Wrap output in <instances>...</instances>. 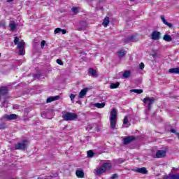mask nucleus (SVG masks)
Wrapping results in <instances>:
<instances>
[{
	"label": "nucleus",
	"mask_w": 179,
	"mask_h": 179,
	"mask_svg": "<svg viewBox=\"0 0 179 179\" xmlns=\"http://www.w3.org/2000/svg\"><path fill=\"white\" fill-rule=\"evenodd\" d=\"M110 128L112 129H115L117 125V109L115 108H113L110 111Z\"/></svg>",
	"instance_id": "nucleus-1"
},
{
	"label": "nucleus",
	"mask_w": 179,
	"mask_h": 179,
	"mask_svg": "<svg viewBox=\"0 0 179 179\" xmlns=\"http://www.w3.org/2000/svg\"><path fill=\"white\" fill-rule=\"evenodd\" d=\"M108 170H111V164L104 163L101 167L95 169V171L97 176H100V174H103V173H106V171H108Z\"/></svg>",
	"instance_id": "nucleus-2"
},
{
	"label": "nucleus",
	"mask_w": 179,
	"mask_h": 179,
	"mask_svg": "<svg viewBox=\"0 0 179 179\" xmlns=\"http://www.w3.org/2000/svg\"><path fill=\"white\" fill-rule=\"evenodd\" d=\"M62 118L64 121H75L78 119V115L76 113L67 112L62 113Z\"/></svg>",
	"instance_id": "nucleus-3"
},
{
	"label": "nucleus",
	"mask_w": 179,
	"mask_h": 179,
	"mask_svg": "<svg viewBox=\"0 0 179 179\" xmlns=\"http://www.w3.org/2000/svg\"><path fill=\"white\" fill-rule=\"evenodd\" d=\"M29 142L27 140H23L21 143H18L15 146V150H26Z\"/></svg>",
	"instance_id": "nucleus-4"
},
{
	"label": "nucleus",
	"mask_w": 179,
	"mask_h": 179,
	"mask_svg": "<svg viewBox=\"0 0 179 179\" xmlns=\"http://www.w3.org/2000/svg\"><path fill=\"white\" fill-rule=\"evenodd\" d=\"M155 100V97L146 96L143 99V103L148 104V108L150 110V108H152V104H154Z\"/></svg>",
	"instance_id": "nucleus-5"
},
{
	"label": "nucleus",
	"mask_w": 179,
	"mask_h": 179,
	"mask_svg": "<svg viewBox=\"0 0 179 179\" xmlns=\"http://www.w3.org/2000/svg\"><path fill=\"white\" fill-rule=\"evenodd\" d=\"M2 118L3 120H8V121H12L13 120H16L17 118V115L16 114H6L4 115H3Z\"/></svg>",
	"instance_id": "nucleus-6"
},
{
	"label": "nucleus",
	"mask_w": 179,
	"mask_h": 179,
	"mask_svg": "<svg viewBox=\"0 0 179 179\" xmlns=\"http://www.w3.org/2000/svg\"><path fill=\"white\" fill-rule=\"evenodd\" d=\"M162 36V34L158 31H153L151 34L152 40H160V37Z\"/></svg>",
	"instance_id": "nucleus-7"
},
{
	"label": "nucleus",
	"mask_w": 179,
	"mask_h": 179,
	"mask_svg": "<svg viewBox=\"0 0 179 179\" xmlns=\"http://www.w3.org/2000/svg\"><path fill=\"white\" fill-rule=\"evenodd\" d=\"M133 141H135V137L134 136H129L124 138L123 143L124 145H129Z\"/></svg>",
	"instance_id": "nucleus-8"
},
{
	"label": "nucleus",
	"mask_w": 179,
	"mask_h": 179,
	"mask_svg": "<svg viewBox=\"0 0 179 179\" xmlns=\"http://www.w3.org/2000/svg\"><path fill=\"white\" fill-rule=\"evenodd\" d=\"M88 75L89 76H92V78H99L97 71L94 70V69L93 68H90L88 69Z\"/></svg>",
	"instance_id": "nucleus-9"
},
{
	"label": "nucleus",
	"mask_w": 179,
	"mask_h": 179,
	"mask_svg": "<svg viewBox=\"0 0 179 179\" xmlns=\"http://www.w3.org/2000/svg\"><path fill=\"white\" fill-rule=\"evenodd\" d=\"M138 38L136 36L131 35L124 39V43H136Z\"/></svg>",
	"instance_id": "nucleus-10"
},
{
	"label": "nucleus",
	"mask_w": 179,
	"mask_h": 179,
	"mask_svg": "<svg viewBox=\"0 0 179 179\" xmlns=\"http://www.w3.org/2000/svg\"><path fill=\"white\" fill-rule=\"evenodd\" d=\"M166 150H158L156 153V157L157 159H162L163 157H166Z\"/></svg>",
	"instance_id": "nucleus-11"
},
{
	"label": "nucleus",
	"mask_w": 179,
	"mask_h": 179,
	"mask_svg": "<svg viewBox=\"0 0 179 179\" xmlns=\"http://www.w3.org/2000/svg\"><path fill=\"white\" fill-rule=\"evenodd\" d=\"M164 179H179V173L166 175L164 176Z\"/></svg>",
	"instance_id": "nucleus-12"
},
{
	"label": "nucleus",
	"mask_w": 179,
	"mask_h": 179,
	"mask_svg": "<svg viewBox=\"0 0 179 179\" xmlns=\"http://www.w3.org/2000/svg\"><path fill=\"white\" fill-rule=\"evenodd\" d=\"M134 171L136 173H140L141 174H148V170H146V168H137L136 169H134Z\"/></svg>",
	"instance_id": "nucleus-13"
},
{
	"label": "nucleus",
	"mask_w": 179,
	"mask_h": 179,
	"mask_svg": "<svg viewBox=\"0 0 179 179\" xmlns=\"http://www.w3.org/2000/svg\"><path fill=\"white\" fill-rule=\"evenodd\" d=\"M87 90H88L87 88L83 89L79 93L78 99H83V97L86 96V93H87Z\"/></svg>",
	"instance_id": "nucleus-14"
},
{
	"label": "nucleus",
	"mask_w": 179,
	"mask_h": 179,
	"mask_svg": "<svg viewBox=\"0 0 179 179\" xmlns=\"http://www.w3.org/2000/svg\"><path fill=\"white\" fill-rule=\"evenodd\" d=\"M76 176L78 177V178H85V172L81 170H77L76 171Z\"/></svg>",
	"instance_id": "nucleus-15"
},
{
	"label": "nucleus",
	"mask_w": 179,
	"mask_h": 179,
	"mask_svg": "<svg viewBox=\"0 0 179 179\" xmlns=\"http://www.w3.org/2000/svg\"><path fill=\"white\" fill-rule=\"evenodd\" d=\"M131 124H129V122L128 121V116H126L123 120V125L122 128H128Z\"/></svg>",
	"instance_id": "nucleus-16"
},
{
	"label": "nucleus",
	"mask_w": 179,
	"mask_h": 179,
	"mask_svg": "<svg viewBox=\"0 0 179 179\" xmlns=\"http://www.w3.org/2000/svg\"><path fill=\"white\" fill-rule=\"evenodd\" d=\"M161 20H162L164 24H166V26H168V27H173V24L167 22V20H166V18H164V15H161Z\"/></svg>",
	"instance_id": "nucleus-17"
},
{
	"label": "nucleus",
	"mask_w": 179,
	"mask_h": 179,
	"mask_svg": "<svg viewBox=\"0 0 179 179\" xmlns=\"http://www.w3.org/2000/svg\"><path fill=\"white\" fill-rule=\"evenodd\" d=\"M59 96H50L46 100V103H51V101H55V100H59Z\"/></svg>",
	"instance_id": "nucleus-18"
},
{
	"label": "nucleus",
	"mask_w": 179,
	"mask_h": 179,
	"mask_svg": "<svg viewBox=\"0 0 179 179\" xmlns=\"http://www.w3.org/2000/svg\"><path fill=\"white\" fill-rule=\"evenodd\" d=\"M117 56L119 57V58H122V57H125V55H127V51H125L124 50H120L117 51Z\"/></svg>",
	"instance_id": "nucleus-19"
},
{
	"label": "nucleus",
	"mask_w": 179,
	"mask_h": 179,
	"mask_svg": "<svg viewBox=\"0 0 179 179\" xmlns=\"http://www.w3.org/2000/svg\"><path fill=\"white\" fill-rule=\"evenodd\" d=\"M102 24L104 27H107V26H108V24H110V17H106L103 20Z\"/></svg>",
	"instance_id": "nucleus-20"
},
{
	"label": "nucleus",
	"mask_w": 179,
	"mask_h": 179,
	"mask_svg": "<svg viewBox=\"0 0 179 179\" xmlns=\"http://www.w3.org/2000/svg\"><path fill=\"white\" fill-rule=\"evenodd\" d=\"M62 33V34H66V29H62L61 28H56L55 29V34Z\"/></svg>",
	"instance_id": "nucleus-21"
},
{
	"label": "nucleus",
	"mask_w": 179,
	"mask_h": 179,
	"mask_svg": "<svg viewBox=\"0 0 179 179\" xmlns=\"http://www.w3.org/2000/svg\"><path fill=\"white\" fill-rule=\"evenodd\" d=\"M163 40L164 41H167L168 43H170V41H173V38L169 34H165L163 37Z\"/></svg>",
	"instance_id": "nucleus-22"
},
{
	"label": "nucleus",
	"mask_w": 179,
	"mask_h": 179,
	"mask_svg": "<svg viewBox=\"0 0 179 179\" xmlns=\"http://www.w3.org/2000/svg\"><path fill=\"white\" fill-rule=\"evenodd\" d=\"M131 76V71H126L123 73L122 77L124 78V79H128Z\"/></svg>",
	"instance_id": "nucleus-23"
},
{
	"label": "nucleus",
	"mask_w": 179,
	"mask_h": 179,
	"mask_svg": "<svg viewBox=\"0 0 179 179\" xmlns=\"http://www.w3.org/2000/svg\"><path fill=\"white\" fill-rule=\"evenodd\" d=\"M9 26H10V28L12 30V31H15V30H16V24H15V22L11 21L10 22Z\"/></svg>",
	"instance_id": "nucleus-24"
},
{
	"label": "nucleus",
	"mask_w": 179,
	"mask_h": 179,
	"mask_svg": "<svg viewBox=\"0 0 179 179\" xmlns=\"http://www.w3.org/2000/svg\"><path fill=\"white\" fill-rule=\"evenodd\" d=\"M169 73H179V69L178 68H173L169 70Z\"/></svg>",
	"instance_id": "nucleus-25"
},
{
	"label": "nucleus",
	"mask_w": 179,
	"mask_h": 179,
	"mask_svg": "<svg viewBox=\"0 0 179 179\" xmlns=\"http://www.w3.org/2000/svg\"><path fill=\"white\" fill-rule=\"evenodd\" d=\"M105 106H106V103H96L95 104H94V107H96L97 108H103V107H105Z\"/></svg>",
	"instance_id": "nucleus-26"
},
{
	"label": "nucleus",
	"mask_w": 179,
	"mask_h": 179,
	"mask_svg": "<svg viewBox=\"0 0 179 179\" xmlns=\"http://www.w3.org/2000/svg\"><path fill=\"white\" fill-rule=\"evenodd\" d=\"M120 87V83H111L110 85V89H117Z\"/></svg>",
	"instance_id": "nucleus-27"
},
{
	"label": "nucleus",
	"mask_w": 179,
	"mask_h": 179,
	"mask_svg": "<svg viewBox=\"0 0 179 179\" xmlns=\"http://www.w3.org/2000/svg\"><path fill=\"white\" fill-rule=\"evenodd\" d=\"M17 45L18 49L24 48V41H22L19 42L17 44Z\"/></svg>",
	"instance_id": "nucleus-28"
},
{
	"label": "nucleus",
	"mask_w": 179,
	"mask_h": 179,
	"mask_svg": "<svg viewBox=\"0 0 179 179\" xmlns=\"http://www.w3.org/2000/svg\"><path fill=\"white\" fill-rule=\"evenodd\" d=\"M131 92L133 93H136L137 94H141V93H143V90H136V89H133L131 90Z\"/></svg>",
	"instance_id": "nucleus-29"
},
{
	"label": "nucleus",
	"mask_w": 179,
	"mask_h": 179,
	"mask_svg": "<svg viewBox=\"0 0 179 179\" xmlns=\"http://www.w3.org/2000/svg\"><path fill=\"white\" fill-rule=\"evenodd\" d=\"M94 155V153L92 150H89L87 152V157H93Z\"/></svg>",
	"instance_id": "nucleus-30"
},
{
	"label": "nucleus",
	"mask_w": 179,
	"mask_h": 179,
	"mask_svg": "<svg viewBox=\"0 0 179 179\" xmlns=\"http://www.w3.org/2000/svg\"><path fill=\"white\" fill-rule=\"evenodd\" d=\"M72 12H73V13H78V12H79V10L78 9V7H73L71 8Z\"/></svg>",
	"instance_id": "nucleus-31"
},
{
	"label": "nucleus",
	"mask_w": 179,
	"mask_h": 179,
	"mask_svg": "<svg viewBox=\"0 0 179 179\" xmlns=\"http://www.w3.org/2000/svg\"><path fill=\"white\" fill-rule=\"evenodd\" d=\"M18 43H19V38L15 37V39H14V44L15 45H17Z\"/></svg>",
	"instance_id": "nucleus-32"
},
{
	"label": "nucleus",
	"mask_w": 179,
	"mask_h": 179,
	"mask_svg": "<svg viewBox=\"0 0 179 179\" xmlns=\"http://www.w3.org/2000/svg\"><path fill=\"white\" fill-rule=\"evenodd\" d=\"M23 50H24V48L20 49V51H19L20 55H24V51Z\"/></svg>",
	"instance_id": "nucleus-33"
},
{
	"label": "nucleus",
	"mask_w": 179,
	"mask_h": 179,
	"mask_svg": "<svg viewBox=\"0 0 179 179\" xmlns=\"http://www.w3.org/2000/svg\"><path fill=\"white\" fill-rule=\"evenodd\" d=\"M5 128H6V125L5 124V123H2L0 124V129H5Z\"/></svg>",
	"instance_id": "nucleus-34"
},
{
	"label": "nucleus",
	"mask_w": 179,
	"mask_h": 179,
	"mask_svg": "<svg viewBox=\"0 0 179 179\" xmlns=\"http://www.w3.org/2000/svg\"><path fill=\"white\" fill-rule=\"evenodd\" d=\"M45 44H46L45 41H42L41 43V48H44V46L45 45Z\"/></svg>",
	"instance_id": "nucleus-35"
},
{
	"label": "nucleus",
	"mask_w": 179,
	"mask_h": 179,
	"mask_svg": "<svg viewBox=\"0 0 179 179\" xmlns=\"http://www.w3.org/2000/svg\"><path fill=\"white\" fill-rule=\"evenodd\" d=\"M75 96H76L73 94H70V99H71V101H73V100H75Z\"/></svg>",
	"instance_id": "nucleus-36"
},
{
	"label": "nucleus",
	"mask_w": 179,
	"mask_h": 179,
	"mask_svg": "<svg viewBox=\"0 0 179 179\" xmlns=\"http://www.w3.org/2000/svg\"><path fill=\"white\" fill-rule=\"evenodd\" d=\"M8 101L6 100H4V101L2 103L3 107H8Z\"/></svg>",
	"instance_id": "nucleus-37"
},
{
	"label": "nucleus",
	"mask_w": 179,
	"mask_h": 179,
	"mask_svg": "<svg viewBox=\"0 0 179 179\" xmlns=\"http://www.w3.org/2000/svg\"><path fill=\"white\" fill-rule=\"evenodd\" d=\"M116 178H118V175L117 174H113L111 177H110V179H116Z\"/></svg>",
	"instance_id": "nucleus-38"
},
{
	"label": "nucleus",
	"mask_w": 179,
	"mask_h": 179,
	"mask_svg": "<svg viewBox=\"0 0 179 179\" xmlns=\"http://www.w3.org/2000/svg\"><path fill=\"white\" fill-rule=\"evenodd\" d=\"M143 68H145V64L143 63H141L139 64V69H143Z\"/></svg>",
	"instance_id": "nucleus-39"
},
{
	"label": "nucleus",
	"mask_w": 179,
	"mask_h": 179,
	"mask_svg": "<svg viewBox=\"0 0 179 179\" xmlns=\"http://www.w3.org/2000/svg\"><path fill=\"white\" fill-rule=\"evenodd\" d=\"M52 178V176H45L44 178H38V179H49Z\"/></svg>",
	"instance_id": "nucleus-40"
},
{
	"label": "nucleus",
	"mask_w": 179,
	"mask_h": 179,
	"mask_svg": "<svg viewBox=\"0 0 179 179\" xmlns=\"http://www.w3.org/2000/svg\"><path fill=\"white\" fill-rule=\"evenodd\" d=\"M0 26H1V27H5V26H6L5 22H4V21L1 22L0 23Z\"/></svg>",
	"instance_id": "nucleus-41"
},
{
	"label": "nucleus",
	"mask_w": 179,
	"mask_h": 179,
	"mask_svg": "<svg viewBox=\"0 0 179 179\" xmlns=\"http://www.w3.org/2000/svg\"><path fill=\"white\" fill-rule=\"evenodd\" d=\"M57 64H59V65H62V61L61 59H57Z\"/></svg>",
	"instance_id": "nucleus-42"
},
{
	"label": "nucleus",
	"mask_w": 179,
	"mask_h": 179,
	"mask_svg": "<svg viewBox=\"0 0 179 179\" xmlns=\"http://www.w3.org/2000/svg\"><path fill=\"white\" fill-rule=\"evenodd\" d=\"M171 132L172 134H176V129H171Z\"/></svg>",
	"instance_id": "nucleus-43"
},
{
	"label": "nucleus",
	"mask_w": 179,
	"mask_h": 179,
	"mask_svg": "<svg viewBox=\"0 0 179 179\" xmlns=\"http://www.w3.org/2000/svg\"><path fill=\"white\" fill-rule=\"evenodd\" d=\"M91 129H92V127H87V131H90Z\"/></svg>",
	"instance_id": "nucleus-44"
},
{
	"label": "nucleus",
	"mask_w": 179,
	"mask_h": 179,
	"mask_svg": "<svg viewBox=\"0 0 179 179\" xmlns=\"http://www.w3.org/2000/svg\"><path fill=\"white\" fill-rule=\"evenodd\" d=\"M13 0H7V2H12Z\"/></svg>",
	"instance_id": "nucleus-45"
},
{
	"label": "nucleus",
	"mask_w": 179,
	"mask_h": 179,
	"mask_svg": "<svg viewBox=\"0 0 179 179\" xmlns=\"http://www.w3.org/2000/svg\"><path fill=\"white\" fill-rule=\"evenodd\" d=\"M130 2H135V0H129Z\"/></svg>",
	"instance_id": "nucleus-46"
},
{
	"label": "nucleus",
	"mask_w": 179,
	"mask_h": 179,
	"mask_svg": "<svg viewBox=\"0 0 179 179\" xmlns=\"http://www.w3.org/2000/svg\"><path fill=\"white\" fill-rule=\"evenodd\" d=\"M177 136L179 138V133H176Z\"/></svg>",
	"instance_id": "nucleus-47"
},
{
	"label": "nucleus",
	"mask_w": 179,
	"mask_h": 179,
	"mask_svg": "<svg viewBox=\"0 0 179 179\" xmlns=\"http://www.w3.org/2000/svg\"><path fill=\"white\" fill-rule=\"evenodd\" d=\"M88 2H91L92 1H93V0H87Z\"/></svg>",
	"instance_id": "nucleus-48"
},
{
	"label": "nucleus",
	"mask_w": 179,
	"mask_h": 179,
	"mask_svg": "<svg viewBox=\"0 0 179 179\" xmlns=\"http://www.w3.org/2000/svg\"><path fill=\"white\" fill-rule=\"evenodd\" d=\"M124 161H121V163H122Z\"/></svg>",
	"instance_id": "nucleus-49"
},
{
	"label": "nucleus",
	"mask_w": 179,
	"mask_h": 179,
	"mask_svg": "<svg viewBox=\"0 0 179 179\" xmlns=\"http://www.w3.org/2000/svg\"><path fill=\"white\" fill-rule=\"evenodd\" d=\"M0 57H1V53H0Z\"/></svg>",
	"instance_id": "nucleus-50"
}]
</instances>
